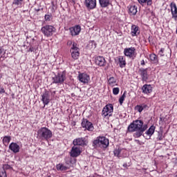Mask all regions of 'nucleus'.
I'll list each match as a JSON object with an SVG mask.
<instances>
[{"label": "nucleus", "instance_id": "1", "mask_svg": "<svg viewBox=\"0 0 177 177\" xmlns=\"http://www.w3.org/2000/svg\"><path fill=\"white\" fill-rule=\"evenodd\" d=\"M147 129V124L143 125V121L135 120L128 127L129 132H136L133 133L134 138H140L143 132Z\"/></svg>", "mask_w": 177, "mask_h": 177}, {"label": "nucleus", "instance_id": "2", "mask_svg": "<svg viewBox=\"0 0 177 177\" xmlns=\"http://www.w3.org/2000/svg\"><path fill=\"white\" fill-rule=\"evenodd\" d=\"M38 136L41 139H45V140H49L52 138V131L46 127H41L37 131Z\"/></svg>", "mask_w": 177, "mask_h": 177}, {"label": "nucleus", "instance_id": "3", "mask_svg": "<svg viewBox=\"0 0 177 177\" xmlns=\"http://www.w3.org/2000/svg\"><path fill=\"white\" fill-rule=\"evenodd\" d=\"M109 139L104 136H99L93 142V146H102L104 149L109 147Z\"/></svg>", "mask_w": 177, "mask_h": 177}, {"label": "nucleus", "instance_id": "4", "mask_svg": "<svg viewBox=\"0 0 177 177\" xmlns=\"http://www.w3.org/2000/svg\"><path fill=\"white\" fill-rule=\"evenodd\" d=\"M41 31L44 37H52L53 32H56V28L53 26L46 25L41 28Z\"/></svg>", "mask_w": 177, "mask_h": 177}, {"label": "nucleus", "instance_id": "5", "mask_svg": "<svg viewBox=\"0 0 177 177\" xmlns=\"http://www.w3.org/2000/svg\"><path fill=\"white\" fill-rule=\"evenodd\" d=\"M72 59L77 60L80 57V48H78L77 43L73 42L70 50Z\"/></svg>", "mask_w": 177, "mask_h": 177}, {"label": "nucleus", "instance_id": "6", "mask_svg": "<svg viewBox=\"0 0 177 177\" xmlns=\"http://www.w3.org/2000/svg\"><path fill=\"white\" fill-rule=\"evenodd\" d=\"M124 55L129 59H135L136 57V48L134 47L126 48L124 49Z\"/></svg>", "mask_w": 177, "mask_h": 177}, {"label": "nucleus", "instance_id": "7", "mask_svg": "<svg viewBox=\"0 0 177 177\" xmlns=\"http://www.w3.org/2000/svg\"><path fill=\"white\" fill-rule=\"evenodd\" d=\"M114 111V106L113 104H109L106 105L103 109H102V115L104 118L109 115V117H111L113 112Z\"/></svg>", "mask_w": 177, "mask_h": 177}, {"label": "nucleus", "instance_id": "8", "mask_svg": "<svg viewBox=\"0 0 177 177\" xmlns=\"http://www.w3.org/2000/svg\"><path fill=\"white\" fill-rule=\"evenodd\" d=\"M53 84H63L66 81V75L63 73H58L54 77H53Z\"/></svg>", "mask_w": 177, "mask_h": 177}, {"label": "nucleus", "instance_id": "9", "mask_svg": "<svg viewBox=\"0 0 177 177\" xmlns=\"http://www.w3.org/2000/svg\"><path fill=\"white\" fill-rule=\"evenodd\" d=\"M82 128H85L87 131H93V124L92 122H89L87 119H83L82 121Z\"/></svg>", "mask_w": 177, "mask_h": 177}, {"label": "nucleus", "instance_id": "10", "mask_svg": "<svg viewBox=\"0 0 177 177\" xmlns=\"http://www.w3.org/2000/svg\"><path fill=\"white\" fill-rule=\"evenodd\" d=\"M69 31L72 37L80 35V33L81 32V26L80 25H76L75 26L71 27L69 28Z\"/></svg>", "mask_w": 177, "mask_h": 177}, {"label": "nucleus", "instance_id": "11", "mask_svg": "<svg viewBox=\"0 0 177 177\" xmlns=\"http://www.w3.org/2000/svg\"><path fill=\"white\" fill-rule=\"evenodd\" d=\"M88 141L84 138H78L73 140V144L74 146H86Z\"/></svg>", "mask_w": 177, "mask_h": 177}, {"label": "nucleus", "instance_id": "12", "mask_svg": "<svg viewBox=\"0 0 177 177\" xmlns=\"http://www.w3.org/2000/svg\"><path fill=\"white\" fill-rule=\"evenodd\" d=\"M149 69L147 68H140L139 70V74L141 76L142 80V81H147L149 80V73L147 72Z\"/></svg>", "mask_w": 177, "mask_h": 177}, {"label": "nucleus", "instance_id": "13", "mask_svg": "<svg viewBox=\"0 0 177 177\" xmlns=\"http://www.w3.org/2000/svg\"><path fill=\"white\" fill-rule=\"evenodd\" d=\"M78 78L79 81H80V82H82L83 84H88V82H89V80H91L89 75L86 73L79 74Z\"/></svg>", "mask_w": 177, "mask_h": 177}, {"label": "nucleus", "instance_id": "14", "mask_svg": "<svg viewBox=\"0 0 177 177\" xmlns=\"http://www.w3.org/2000/svg\"><path fill=\"white\" fill-rule=\"evenodd\" d=\"M41 100L45 105L49 104V102H50V98L49 97V91H46L43 95H41Z\"/></svg>", "mask_w": 177, "mask_h": 177}, {"label": "nucleus", "instance_id": "15", "mask_svg": "<svg viewBox=\"0 0 177 177\" xmlns=\"http://www.w3.org/2000/svg\"><path fill=\"white\" fill-rule=\"evenodd\" d=\"M9 149L12 153H19L20 151V145L16 142H11L9 145Z\"/></svg>", "mask_w": 177, "mask_h": 177}, {"label": "nucleus", "instance_id": "16", "mask_svg": "<svg viewBox=\"0 0 177 177\" xmlns=\"http://www.w3.org/2000/svg\"><path fill=\"white\" fill-rule=\"evenodd\" d=\"M84 3L88 9L92 10L96 8V0H85Z\"/></svg>", "mask_w": 177, "mask_h": 177}, {"label": "nucleus", "instance_id": "17", "mask_svg": "<svg viewBox=\"0 0 177 177\" xmlns=\"http://www.w3.org/2000/svg\"><path fill=\"white\" fill-rule=\"evenodd\" d=\"M171 8V12L172 15V19H174V20L176 21L177 20V7L176 4L175 3H171L170 4Z\"/></svg>", "mask_w": 177, "mask_h": 177}, {"label": "nucleus", "instance_id": "18", "mask_svg": "<svg viewBox=\"0 0 177 177\" xmlns=\"http://www.w3.org/2000/svg\"><path fill=\"white\" fill-rule=\"evenodd\" d=\"M95 64L100 67H104L106 66V59L104 57L98 56L95 58Z\"/></svg>", "mask_w": 177, "mask_h": 177}, {"label": "nucleus", "instance_id": "19", "mask_svg": "<svg viewBox=\"0 0 177 177\" xmlns=\"http://www.w3.org/2000/svg\"><path fill=\"white\" fill-rule=\"evenodd\" d=\"M142 93L148 95V93H151L153 92V87L150 84H145L142 87Z\"/></svg>", "mask_w": 177, "mask_h": 177}, {"label": "nucleus", "instance_id": "20", "mask_svg": "<svg viewBox=\"0 0 177 177\" xmlns=\"http://www.w3.org/2000/svg\"><path fill=\"white\" fill-rule=\"evenodd\" d=\"M139 34H140V32L139 31V27L136 26V25L131 26V37H138Z\"/></svg>", "mask_w": 177, "mask_h": 177}, {"label": "nucleus", "instance_id": "21", "mask_svg": "<svg viewBox=\"0 0 177 177\" xmlns=\"http://www.w3.org/2000/svg\"><path fill=\"white\" fill-rule=\"evenodd\" d=\"M80 154H81V149L77 147H73L71 151V157H78Z\"/></svg>", "mask_w": 177, "mask_h": 177}, {"label": "nucleus", "instance_id": "22", "mask_svg": "<svg viewBox=\"0 0 177 177\" xmlns=\"http://www.w3.org/2000/svg\"><path fill=\"white\" fill-rule=\"evenodd\" d=\"M118 62L119 63V66H120V68H124V67H125V66H127V61L124 56H122V55L118 56Z\"/></svg>", "mask_w": 177, "mask_h": 177}, {"label": "nucleus", "instance_id": "23", "mask_svg": "<svg viewBox=\"0 0 177 177\" xmlns=\"http://www.w3.org/2000/svg\"><path fill=\"white\" fill-rule=\"evenodd\" d=\"M154 131H156V127L153 125L151 126V127L146 131V135L149 136L147 139H150L152 135L154 133Z\"/></svg>", "mask_w": 177, "mask_h": 177}, {"label": "nucleus", "instance_id": "24", "mask_svg": "<svg viewBox=\"0 0 177 177\" xmlns=\"http://www.w3.org/2000/svg\"><path fill=\"white\" fill-rule=\"evenodd\" d=\"M101 8H107L110 5V0H99Z\"/></svg>", "mask_w": 177, "mask_h": 177}, {"label": "nucleus", "instance_id": "25", "mask_svg": "<svg viewBox=\"0 0 177 177\" xmlns=\"http://www.w3.org/2000/svg\"><path fill=\"white\" fill-rule=\"evenodd\" d=\"M129 13L131 16H135L138 13V8L136 6H131L129 8Z\"/></svg>", "mask_w": 177, "mask_h": 177}, {"label": "nucleus", "instance_id": "26", "mask_svg": "<svg viewBox=\"0 0 177 177\" xmlns=\"http://www.w3.org/2000/svg\"><path fill=\"white\" fill-rule=\"evenodd\" d=\"M138 3L142 5V6H145V5H148L150 6L152 3V0H138Z\"/></svg>", "mask_w": 177, "mask_h": 177}, {"label": "nucleus", "instance_id": "27", "mask_svg": "<svg viewBox=\"0 0 177 177\" xmlns=\"http://www.w3.org/2000/svg\"><path fill=\"white\" fill-rule=\"evenodd\" d=\"M146 107H147V105L142 104V105H137L135 107V109L137 110V111H138V113H142L143 111V110H145V109H146Z\"/></svg>", "mask_w": 177, "mask_h": 177}, {"label": "nucleus", "instance_id": "28", "mask_svg": "<svg viewBox=\"0 0 177 177\" xmlns=\"http://www.w3.org/2000/svg\"><path fill=\"white\" fill-rule=\"evenodd\" d=\"M108 82L111 86H115V85H117V79L114 78V77H111L108 80Z\"/></svg>", "mask_w": 177, "mask_h": 177}, {"label": "nucleus", "instance_id": "29", "mask_svg": "<svg viewBox=\"0 0 177 177\" xmlns=\"http://www.w3.org/2000/svg\"><path fill=\"white\" fill-rule=\"evenodd\" d=\"M10 140H12V137L10 136H5L3 138V143L5 145V146H8L9 143H10Z\"/></svg>", "mask_w": 177, "mask_h": 177}, {"label": "nucleus", "instance_id": "30", "mask_svg": "<svg viewBox=\"0 0 177 177\" xmlns=\"http://www.w3.org/2000/svg\"><path fill=\"white\" fill-rule=\"evenodd\" d=\"M149 59L152 63H158V58L156 54H151L149 55Z\"/></svg>", "mask_w": 177, "mask_h": 177}, {"label": "nucleus", "instance_id": "31", "mask_svg": "<svg viewBox=\"0 0 177 177\" xmlns=\"http://www.w3.org/2000/svg\"><path fill=\"white\" fill-rule=\"evenodd\" d=\"M57 171H67V167L63 164H58L56 166Z\"/></svg>", "mask_w": 177, "mask_h": 177}, {"label": "nucleus", "instance_id": "32", "mask_svg": "<svg viewBox=\"0 0 177 177\" xmlns=\"http://www.w3.org/2000/svg\"><path fill=\"white\" fill-rule=\"evenodd\" d=\"M127 91H124L122 95L119 98V103L120 106H122V103H124V100H125V97H127Z\"/></svg>", "mask_w": 177, "mask_h": 177}, {"label": "nucleus", "instance_id": "33", "mask_svg": "<svg viewBox=\"0 0 177 177\" xmlns=\"http://www.w3.org/2000/svg\"><path fill=\"white\" fill-rule=\"evenodd\" d=\"M113 154H114V156H115V157H118L119 158L121 157L120 156V154H121V149H115L114 151H113Z\"/></svg>", "mask_w": 177, "mask_h": 177}, {"label": "nucleus", "instance_id": "34", "mask_svg": "<svg viewBox=\"0 0 177 177\" xmlns=\"http://www.w3.org/2000/svg\"><path fill=\"white\" fill-rule=\"evenodd\" d=\"M0 177H8V175L6 174V171H5V169L0 170Z\"/></svg>", "mask_w": 177, "mask_h": 177}, {"label": "nucleus", "instance_id": "35", "mask_svg": "<svg viewBox=\"0 0 177 177\" xmlns=\"http://www.w3.org/2000/svg\"><path fill=\"white\" fill-rule=\"evenodd\" d=\"M21 2H23V0H14L13 5H17V6H21Z\"/></svg>", "mask_w": 177, "mask_h": 177}, {"label": "nucleus", "instance_id": "36", "mask_svg": "<svg viewBox=\"0 0 177 177\" xmlns=\"http://www.w3.org/2000/svg\"><path fill=\"white\" fill-rule=\"evenodd\" d=\"M113 95H118L120 93V88L115 87L113 88Z\"/></svg>", "mask_w": 177, "mask_h": 177}, {"label": "nucleus", "instance_id": "37", "mask_svg": "<svg viewBox=\"0 0 177 177\" xmlns=\"http://www.w3.org/2000/svg\"><path fill=\"white\" fill-rule=\"evenodd\" d=\"M44 19L46 21H50V19H52V16L49 15H46Z\"/></svg>", "mask_w": 177, "mask_h": 177}, {"label": "nucleus", "instance_id": "38", "mask_svg": "<svg viewBox=\"0 0 177 177\" xmlns=\"http://www.w3.org/2000/svg\"><path fill=\"white\" fill-rule=\"evenodd\" d=\"M157 139L158 140H162V139H164V136H162V133H158Z\"/></svg>", "mask_w": 177, "mask_h": 177}, {"label": "nucleus", "instance_id": "39", "mask_svg": "<svg viewBox=\"0 0 177 177\" xmlns=\"http://www.w3.org/2000/svg\"><path fill=\"white\" fill-rule=\"evenodd\" d=\"M165 51V49L161 48L160 50L159 51V55L160 56H165V53H164Z\"/></svg>", "mask_w": 177, "mask_h": 177}, {"label": "nucleus", "instance_id": "40", "mask_svg": "<svg viewBox=\"0 0 177 177\" xmlns=\"http://www.w3.org/2000/svg\"><path fill=\"white\" fill-rule=\"evenodd\" d=\"M1 93H5V88L0 86V94Z\"/></svg>", "mask_w": 177, "mask_h": 177}, {"label": "nucleus", "instance_id": "41", "mask_svg": "<svg viewBox=\"0 0 177 177\" xmlns=\"http://www.w3.org/2000/svg\"><path fill=\"white\" fill-rule=\"evenodd\" d=\"M73 44H74V42L71 41H68L67 42V45L70 46V45H73Z\"/></svg>", "mask_w": 177, "mask_h": 177}, {"label": "nucleus", "instance_id": "42", "mask_svg": "<svg viewBox=\"0 0 177 177\" xmlns=\"http://www.w3.org/2000/svg\"><path fill=\"white\" fill-rule=\"evenodd\" d=\"M3 52V48H0V55H2Z\"/></svg>", "mask_w": 177, "mask_h": 177}, {"label": "nucleus", "instance_id": "43", "mask_svg": "<svg viewBox=\"0 0 177 177\" xmlns=\"http://www.w3.org/2000/svg\"><path fill=\"white\" fill-rule=\"evenodd\" d=\"M51 95L52 96H55V95H56V91H52Z\"/></svg>", "mask_w": 177, "mask_h": 177}, {"label": "nucleus", "instance_id": "44", "mask_svg": "<svg viewBox=\"0 0 177 177\" xmlns=\"http://www.w3.org/2000/svg\"><path fill=\"white\" fill-rule=\"evenodd\" d=\"M141 66H145V60L141 61Z\"/></svg>", "mask_w": 177, "mask_h": 177}, {"label": "nucleus", "instance_id": "45", "mask_svg": "<svg viewBox=\"0 0 177 177\" xmlns=\"http://www.w3.org/2000/svg\"><path fill=\"white\" fill-rule=\"evenodd\" d=\"M72 1V2H75V0H71Z\"/></svg>", "mask_w": 177, "mask_h": 177}, {"label": "nucleus", "instance_id": "46", "mask_svg": "<svg viewBox=\"0 0 177 177\" xmlns=\"http://www.w3.org/2000/svg\"><path fill=\"white\" fill-rule=\"evenodd\" d=\"M30 52H32V50H31V48H30Z\"/></svg>", "mask_w": 177, "mask_h": 177}]
</instances>
